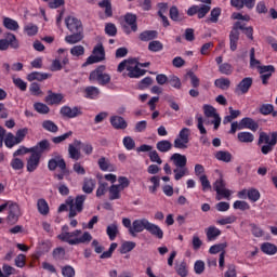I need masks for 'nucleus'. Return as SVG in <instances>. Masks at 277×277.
<instances>
[{
  "mask_svg": "<svg viewBox=\"0 0 277 277\" xmlns=\"http://www.w3.org/2000/svg\"><path fill=\"white\" fill-rule=\"evenodd\" d=\"M87 98H96L98 94H101V91L96 87H88L85 89Z\"/></svg>",
  "mask_w": 277,
  "mask_h": 277,
  "instance_id": "4d7b16f0",
  "label": "nucleus"
},
{
  "mask_svg": "<svg viewBox=\"0 0 277 277\" xmlns=\"http://www.w3.org/2000/svg\"><path fill=\"white\" fill-rule=\"evenodd\" d=\"M120 192L122 190L118 185H111L108 188L109 200H120Z\"/></svg>",
  "mask_w": 277,
  "mask_h": 277,
  "instance_id": "f704fd0d",
  "label": "nucleus"
},
{
  "mask_svg": "<svg viewBox=\"0 0 277 277\" xmlns=\"http://www.w3.org/2000/svg\"><path fill=\"white\" fill-rule=\"evenodd\" d=\"M11 168H13V170H23L25 162H23L21 158L15 157L11 160Z\"/></svg>",
  "mask_w": 277,
  "mask_h": 277,
  "instance_id": "e2e57ef3",
  "label": "nucleus"
},
{
  "mask_svg": "<svg viewBox=\"0 0 277 277\" xmlns=\"http://www.w3.org/2000/svg\"><path fill=\"white\" fill-rule=\"evenodd\" d=\"M144 75H146V70L141 69L134 62L128 67V77H130V79H137L144 77Z\"/></svg>",
  "mask_w": 277,
  "mask_h": 277,
  "instance_id": "2eb2a0df",
  "label": "nucleus"
},
{
  "mask_svg": "<svg viewBox=\"0 0 277 277\" xmlns=\"http://www.w3.org/2000/svg\"><path fill=\"white\" fill-rule=\"evenodd\" d=\"M105 34H107V36H116V34H118V28H116V24L107 23L105 26Z\"/></svg>",
  "mask_w": 277,
  "mask_h": 277,
  "instance_id": "69168bd1",
  "label": "nucleus"
},
{
  "mask_svg": "<svg viewBox=\"0 0 277 277\" xmlns=\"http://www.w3.org/2000/svg\"><path fill=\"white\" fill-rule=\"evenodd\" d=\"M253 80L250 77L243 78L236 87V93L248 94L250 88H252Z\"/></svg>",
  "mask_w": 277,
  "mask_h": 277,
  "instance_id": "4468645a",
  "label": "nucleus"
},
{
  "mask_svg": "<svg viewBox=\"0 0 277 277\" xmlns=\"http://www.w3.org/2000/svg\"><path fill=\"white\" fill-rule=\"evenodd\" d=\"M21 217V207L18 203H11L9 206V215L6 217L10 224H16Z\"/></svg>",
  "mask_w": 277,
  "mask_h": 277,
  "instance_id": "9b49d317",
  "label": "nucleus"
},
{
  "mask_svg": "<svg viewBox=\"0 0 277 277\" xmlns=\"http://www.w3.org/2000/svg\"><path fill=\"white\" fill-rule=\"evenodd\" d=\"M97 163L100 166V169L103 172H107V171L111 172L114 170V166H111V162H109V159L105 157L100 158Z\"/></svg>",
  "mask_w": 277,
  "mask_h": 277,
  "instance_id": "473e14b6",
  "label": "nucleus"
},
{
  "mask_svg": "<svg viewBox=\"0 0 277 277\" xmlns=\"http://www.w3.org/2000/svg\"><path fill=\"white\" fill-rule=\"evenodd\" d=\"M260 79H262L263 85H267L272 75L276 72L274 65L260 66Z\"/></svg>",
  "mask_w": 277,
  "mask_h": 277,
  "instance_id": "9d476101",
  "label": "nucleus"
},
{
  "mask_svg": "<svg viewBox=\"0 0 277 277\" xmlns=\"http://www.w3.org/2000/svg\"><path fill=\"white\" fill-rule=\"evenodd\" d=\"M93 55L89 56L82 66H90V64H98L105 60V48L102 43L94 47Z\"/></svg>",
  "mask_w": 277,
  "mask_h": 277,
  "instance_id": "423d86ee",
  "label": "nucleus"
},
{
  "mask_svg": "<svg viewBox=\"0 0 277 277\" xmlns=\"http://www.w3.org/2000/svg\"><path fill=\"white\" fill-rule=\"evenodd\" d=\"M222 14V9L214 8L210 13V18L206 21V23H217L220 19V15Z\"/></svg>",
  "mask_w": 277,
  "mask_h": 277,
  "instance_id": "603ef678",
  "label": "nucleus"
},
{
  "mask_svg": "<svg viewBox=\"0 0 277 277\" xmlns=\"http://www.w3.org/2000/svg\"><path fill=\"white\" fill-rule=\"evenodd\" d=\"M168 83L172 87L175 88V90H181V79L176 76H170Z\"/></svg>",
  "mask_w": 277,
  "mask_h": 277,
  "instance_id": "680f3d73",
  "label": "nucleus"
},
{
  "mask_svg": "<svg viewBox=\"0 0 277 277\" xmlns=\"http://www.w3.org/2000/svg\"><path fill=\"white\" fill-rule=\"evenodd\" d=\"M241 129H249L250 131H253V133H256V131H259V123L250 117H245L240 120L239 130Z\"/></svg>",
  "mask_w": 277,
  "mask_h": 277,
  "instance_id": "ddd939ff",
  "label": "nucleus"
},
{
  "mask_svg": "<svg viewBox=\"0 0 277 277\" xmlns=\"http://www.w3.org/2000/svg\"><path fill=\"white\" fill-rule=\"evenodd\" d=\"M213 189L216 192V200H222V198L230 200L233 193L230 189L226 188V182H224L222 176L214 182Z\"/></svg>",
  "mask_w": 277,
  "mask_h": 277,
  "instance_id": "20e7f679",
  "label": "nucleus"
},
{
  "mask_svg": "<svg viewBox=\"0 0 277 277\" xmlns=\"http://www.w3.org/2000/svg\"><path fill=\"white\" fill-rule=\"evenodd\" d=\"M4 144L6 148H14V146L21 144L18 143L16 136L12 134V132H9L4 138Z\"/></svg>",
  "mask_w": 277,
  "mask_h": 277,
  "instance_id": "58836bf2",
  "label": "nucleus"
},
{
  "mask_svg": "<svg viewBox=\"0 0 277 277\" xmlns=\"http://www.w3.org/2000/svg\"><path fill=\"white\" fill-rule=\"evenodd\" d=\"M51 77V74H42L39 71H34L27 76L28 81H44Z\"/></svg>",
  "mask_w": 277,
  "mask_h": 277,
  "instance_id": "7c9ffc66",
  "label": "nucleus"
},
{
  "mask_svg": "<svg viewBox=\"0 0 277 277\" xmlns=\"http://www.w3.org/2000/svg\"><path fill=\"white\" fill-rule=\"evenodd\" d=\"M105 72V66H100L95 70H93L89 79L90 81H96L100 83V85H107L111 81V76L109 74H104Z\"/></svg>",
  "mask_w": 277,
  "mask_h": 277,
  "instance_id": "39448f33",
  "label": "nucleus"
},
{
  "mask_svg": "<svg viewBox=\"0 0 277 277\" xmlns=\"http://www.w3.org/2000/svg\"><path fill=\"white\" fill-rule=\"evenodd\" d=\"M277 144V132L271 133V142L262 146L261 151L263 155H267L274 150L275 145Z\"/></svg>",
  "mask_w": 277,
  "mask_h": 277,
  "instance_id": "4be33fe9",
  "label": "nucleus"
},
{
  "mask_svg": "<svg viewBox=\"0 0 277 277\" xmlns=\"http://www.w3.org/2000/svg\"><path fill=\"white\" fill-rule=\"evenodd\" d=\"M240 31H243L249 40H254V28H252V26L246 27V25H243L241 22L234 23L229 32V49L233 52L237 51L239 36H241Z\"/></svg>",
  "mask_w": 277,
  "mask_h": 277,
  "instance_id": "f257e3e1",
  "label": "nucleus"
},
{
  "mask_svg": "<svg viewBox=\"0 0 277 277\" xmlns=\"http://www.w3.org/2000/svg\"><path fill=\"white\" fill-rule=\"evenodd\" d=\"M49 150H51V143L49 140H42L36 146L31 147V153H38L39 157H42V153Z\"/></svg>",
  "mask_w": 277,
  "mask_h": 277,
  "instance_id": "a211bd4d",
  "label": "nucleus"
},
{
  "mask_svg": "<svg viewBox=\"0 0 277 277\" xmlns=\"http://www.w3.org/2000/svg\"><path fill=\"white\" fill-rule=\"evenodd\" d=\"M6 40L11 49H19L21 44L18 43V39H16V36L14 34L9 32L6 36Z\"/></svg>",
  "mask_w": 277,
  "mask_h": 277,
  "instance_id": "864d4df0",
  "label": "nucleus"
},
{
  "mask_svg": "<svg viewBox=\"0 0 277 277\" xmlns=\"http://www.w3.org/2000/svg\"><path fill=\"white\" fill-rule=\"evenodd\" d=\"M171 161H173L176 168H186L187 167V156L181 154H173L171 156Z\"/></svg>",
  "mask_w": 277,
  "mask_h": 277,
  "instance_id": "412c9836",
  "label": "nucleus"
},
{
  "mask_svg": "<svg viewBox=\"0 0 277 277\" xmlns=\"http://www.w3.org/2000/svg\"><path fill=\"white\" fill-rule=\"evenodd\" d=\"M261 250H262V252H264V254L273 255V254H276L277 247H276V245H273L271 242H264L261 246Z\"/></svg>",
  "mask_w": 277,
  "mask_h": 277,
  "instance_id": "ea45409f",
  "label": "nucleus"
},
{
  "mask_svg": "<svg viewBox=\"0 0 277 277\" xmlns=\"http://www.w3.org/2000/svg\"><path fill=\"white\" fill-rule=\"evenodd\" d=\"M60 113L63 118H77V116H81L82 114L78 107L70 108L69 106H63Z\"/></svg>",
  "mask_w": 277,
  "mask_h": 277,
  "instance_id": "f3484780",
  "label": "nucleus"
},
{
  "mask_svg": "<svg viewBox=\"0 0 277 277\" xmlns=\"http://www.w3.org/2000/svg\"><path fill=\"white\" fill-rule=\"evenodd\" d=\"M203 114L206 116V118H215L216 116H220L216 110L215 107L211 106V105H203Z\"/></svg>",
  "mask_w": 277,
  "mask_h": 277,
  "instance_id": "3c124183",
  "label": "nucleus"
},
{
  "mask_svg": "<svg viewBox=\"0 0 277 277\" xmlns=\"http://www.w3.org/2000/svg\"><path fill=\"white\" fill-rule=\"evenodd\" d=\"M3 26L9 29L10 31H17L18 29V22L10 18V17H4L3 18Z\"/></svg>",
  "mask_w": 277,
  "mask_h": 277,
  "instance_id": "72a5a7b5",
  "label": "nucleus"
},
{
  "mask_svg": "<svg viewBox=\"0 0 277 277\" xmlns=\"http://www.w3.org/2000/svg\"><path fill=\"white\" fill-rule=\"evenodd\" d=\"M41 157L40 154L31 151L30 157L27 159V172H36L38 170Z\"/></svg>",
  "mask_w": 277,
  "mask_h": 277,
  "instance_id": "f8f14e48",
  "label": "nucleus"
},
{
  "mask_svg": "<svg viewBox=\"0 0 277 277\" xmlns=\"http://www.w3.org/2000/svg\"><path fill=\"white\" fill-rule=\"evenodd\" d=\"M94 187H96V180L84 179L82 190L84 194H92L94 192Z\"/></svg>",
  "mask_w": 277,
  "mask_h": 277,
  "instance_id": "2f4dec72",
  "label": "nucleus"
},
{
  "mask_svg": "<svg viewBox=\"0 0 277 277\" xmlns=\"http://www.w3.org/2000/svg\"><path fill=\"white\" fill-rule=\"evenodd\" d=\"M65 25L71 34L83 31V24L75 16H67L65 18Z\"/></svg>",
  "mask_w": 277,
  "mask_h": 277,
  "instance_id": "6e6552de",
  "label": "nucleus"
},
{
  "mask_svg": "<svg viewBox=\"0 0 277 277\" xmlns=\"http://www.w3.org/2000/svg\"><path fill=\"white\" fill-rule=\"evenodd\" d=\"M226 248H228V243L226 242L213 245L212 247H210L209 253L219 254V252H226Z\"/></svg>",
  "mask_w": 277,
  "mask_h": 277,
  "instance_id": "79ce46f5",
  "label": "nucleus"
},
{
  "mask_svg": "<svg viewBox=\"0 0 277 277\" xmlns=\"http://www.w3.org/2000/svg\"><path fill=\"white\" fill-rule=\"evenodd\" d=\"M79 235H81L80 229L63 232L58 235V239L69 243V246H79V243H90V241H92V235L89 232H84L81 237H79Z\"/></svg>",
  "mask_w": 277,
  "mask_h": 277,
  "instance_id": "f03ea898",
  "label": "nucleus"
},
{
  "mask_svg": "<svg viewBox=\"0 0 277 277\" xmlns=\"http://www.w3.org/2000/svg\"><path fill=\"white\" fill-rule=\"evenodd\" d=\"M38 211L41 215H49V203L44 199H39L37 202Z\"/></svg>",
  "mask_w": 277,
  "mask_h": 277,
  "instance_id": "49530a36",
  "label": "nucleus"
},
{
  "mask_svg": "<svg viewBox=\"0 0 277 277\" xmlns=\"http://www.w3.org/2000/svg\"><path fill=\"white\" fill-rule=\"evenodd\" d=\"M217 161H223L224 163H230L233 161V154L229 151L219 150L214 155Z\"/></svg>",
  "mask_w": 277,
  "mask_h": 277,
  "instance_id": "a878e982",
  "label": "nucleus"
},
{
  "mask_svg": "<svg viewBox=\"0 0 277 277\" xmlns=\"http://www.w3.org/2000/svg\"><path fill=\"white\" fill-rule=\"evenodd\" d=\"M124 22L131 28V31H137V15L128 13L124 15Z\"/></svg>",
  "mask_w": 277,
  "mask_h": 277,
  "instance_id": "5701e85b",
  "label": "nucleus"
},
{
  "mask_svg": "<svg viewBox=\"0 0 277 277\" xmlns=\"http://www.w3.org/2000/svg\"><path fill=\"white\" fill-rule=\"evenodd\" d=\"M98 5L105 9V14L108 18H110V16H114L111 2L109 0H102L101 2H98Z\"/></svg>",
  "mask_w": 277,
  "mask_h": 277,
  "instance_id": "a18cd8bd",
  "label": "nucleus"
},
{
  "mask_svg": "<svg viewBox=\"0 0 277 277\" xmlns=\"http://www.w3.org/2000/svg\"><path fill=\"white\" fill-rule=\"evenodd\" d=\"M42 128L45 131H49V133H57V131H60L57 124H55V122H53L52 120H44L42 122Z\"/></svg>",
  "mask_w": 277,
  "mask_h": 277,
  "instance_id": "4c0bfd02",
  "label": "nucleus"
},
{
  "mask_svg": "<svg viewBox=\"0 0 277 277\" xmlns=\"http://www.w3.org/2000/svg\"><path fill=\"white\" fill-rule=\"evenodd\" d=\"M71 135L72 131H68L63 135L52 137V142L53 144H62V142H66V140H68V137H71Z\"/></svg>",
  "mask_w": 277,
  "mask_h": 277,
  "instance_id": "052dcab7",
  "label": "nucleus"
},
{
  "mask_svg": "<svg viewBox=\"0 0 277 277\" xmlns=\"http://www.w3.org/2000/svg\"><path fill=\"white\" fill-rule=\"evenodd\" d=\"M147 233L151 234L153 237H156L157 239H163V229L159 227V225H156L155 223H150V221L147 223Z\"/></svg>",
  "mask_w": 277,
  "mask_h": 277,
  "instance_id": "6ab92c4d",
  "label": "nucleus"
},
{
  "mask_svg": "<svg viewBox=\"0 0 277 277\" xmlns=\"http://www.w3.org/2000/svg\"><path fill=\"white\" fill-rule=\"evenodd\" d=\"M118 224L113 223L110 225L107 226L106 228V234L108 235L110 241H114V239H116V237H118Z\"/></svg>",
  "mask_w": 277,
  "mask_h": 277,
  "instance_id": "c9c22d12",
  "label": "nucleus"
},
{
  "mask_svg": "<svg viewBox=\"0 0 277 277\" xmlns=\"http://www.w3.org/2000/svg\"><path fill=\"white\" fill-rule=\"evenodd\" d=\"M45 103L49 105H60L64 101V94L54 93L53 91H48V96L44 98Z\"/></svg>",
  "mask_w": 277,
  "mask_h": 277,
  "instance_id": "dca6fc26",
  "label": "nucleus"
},
{
  "mask_svg": "<svg viewBox=\"0 0 277 277\" xmlns=\"http://www.w3.org/2000/svg\"><path fill=\"white\" fill-rule=\"evenodd\" d=\"M60 168L61 172H66V160L60 154H54V157L49 160L48 169L50 172H55Z\"/></svg>",
  "mask_w": 277,
  "mask_h": 277,
  "instance_id": "0eeeda50",
  "label": "nucleus"
},
{
  "mask_svg": "<svg viewBox=\"0 0 277 277\" xmlns=\"http://www.w3.org/2000/svg\"><path fill=\"white\" fill-rule=\"evenodd\" d=\"M110 124L114 129H117V130H123V129H127L128 127L127 120H124V118H122L121 116L110 117Z\"/></svg>",
  "mask_w": 277,
  "mask_h": 277,
  "instance_id": "aec40b11",
  "label": "nucleus"
},
{
  "mask_svg": "<svg viewBox=\"0 0 277 277\" xmlns=\"http://www.w3.org/2000/svg\"><path fill=\"white\" fill-rule=\"evenodd\" d=\"M206 235H207L208 241H215V239H217V237L222 235V230H220L215 226H210L207 228Z\"/></svg>",
  "mask_w": 277,
  "mask_h": 277,
  "instance_id": "393cba45",
  "label": "nucleus"
},
{
  "mask_svg": "<svg viewBox=\"0 0 277 277\" xmlns=\"http://www.w3.org/2000/svg\"><path fill=\"white\" fill-rule=\"evenodd\" d=\"M148 220L147 219H140L135 220L132 223V227H130V235L132 237H137V233H143L148 228Z\"/></svg>",
  "mask_w": 277,
  "mask_h": 277,
  "instance_id": "1a4fd4ad",
  "label": "nucleus"
},
{
  "mask_svg": "<svg viewBox=\"0 0 277 277\" xmlns=\"http://www.w3.org/2000/svg\"><path fill=\"white\" fill-rule=\"evenodd\" d=\"M68 155L69 159H74V161H79V159H81V151L72 144L68 145Z\"/></svg>",
  "mask_w": 277,
  "mask_h": 277,
  "instance_id": "e433bc0d",
  "label": "nucleus"
},
{
  "mask_svg": "<svg viewBox=\"0 0 277 277\" xmlns=\"http://www.w3.org/2000/svg\"><path fill=\"white\" fill-rule=\"evenodd\" d=\"M156 148L159 150V153H170V150H172V142L168 140L159 141L156 144Z\"/></svg>",
  "mask_w": 277,
  "mask_h": 277,
  "instance_id": "c756f323",
  "label": "nucleus"
},
{
  "mask_svg": "<svg viewBox=\"0 0 277 277\" xmlns=\"http://www.w3.org/2000/svg\"><path fill=\"white\" fill-rule=\"evenodd\" d=\"M173 172L175 174L174 175L175 181H181L183 176H187V174H189L187 167H176V169H174Z\"/></svg>",
  "mask_w": 277,
  "mask_h": 277,
  "instance_id": "c03bdc74",
  "label": "nucleus"
},
{
  "mask_svg": "<svg viewBox=\"0 0 277 277\" xmlns=\"http://www.w3.org/2000/svg\"><path fill=\"white\" fill-rule=\"evenodd\" d=\"M52 256L54 261H64V258L66 256V250L62 247H58L53 250Z\"/></svg>",
  "mask_w": 277,
  "mask_h": 277,
  "instance_id": "8fccbe9b",
  "label": "nucleus"
},
{
  "mask_svg": "<svg viewBox=\"0 0 277 277\" xmlns=\"http://www.w3.org/2000/svg\"><path fill=\"white\" fill-rule=\"evenodd\" d=\"M175 272L181 277H187V263L185 261L175 265Z\"/></svg>",
  "mask_w": 277,
  "mask_h": 277,
  "instance_id": "de8ad7c7",
  "label": "nucleus"
},
{
  "mask_svg": "<svg viewBox=\"0 0 277 277\" xmlns=\"http://www.w3.org/2000/svg\"><path fill=\"white\" fill-rule=\"evenodd\" d=\"M85 198V195H78L75 199L72 197H68L66 205L63 203L60 206V213H62V211H67L69 208V217H76L77 213H81V211H83Z\"/></svg>",
  "mask_w": 277,
  "mask_h": 277,
  "instance_id": "7ed1b4c3",
  "label": "nucleus"
},
{
  "mask_svg": "<svg viewBox=\"0 0 277 277\" xmlns=\"http://www.w3.org/2000/svg\"><path fill=\"white\" fill-rule=\"evenodd\" d=\"M83 38V31L72 32L65 37V42H67V44H77L78 42H81Z\"/></svg>",
  "mask_w": 277,
  "mask_h": 277,
  "instance_id": "b1692460",
  "label": "nucleus"
},
{
  "mask_svg": "<svg viewBox=\"0 0 277 277\" xmlns=\"http://www.w3.org/2000/svg\"><path fill=\"white\" fill-rule=\"evenodd\" d=\"M219 71L221 75H233V65L228 63H223L219 66Z\"/></svg>",
  "mask_w": 277,
  "mask_h": 277,
  "instance_id": "6e6d98bb",
  "label": "nucleus"
},
{
  "mask_svg": "<svg viewBox=\"0 0 277 277\" xmlns=\"http://www.w3.org/2000/svg\"><path fill=\"white\" fill-rule=\"evenodd\" d=\"M214 85L220 90H228L230 88V80L228 78H219L214 81Z\"/></svg>",
  "mask_w": 277,
  "mask_h": 277,
  "instance_id": "a19ab883",
  "label": "nucleus"
},
{
  "mask_svg": "<svg viewBox=\"0 0 277 277\" xmlns=\"http://www.w3.org/2000/svg\"><path fill=\"white\" fill-rule=\"evenodd\" d=\"M148 50L153 53L163 51V43H161L160 41H150L148 44Z\"/></svg>",
  "mask_w": 277,
  "mask_h": 277,
  "instance_id": "5fc2aeb1",
  "label": "nucleus"
},
{
  "mask_svg": "<svg viewBox=\"0 0 277 277\" xmlns=\"http://www.w3.org/2000/svg\"><path fill=\"white\" fill-rule=\"evenodd\" d=\"M107 192H109V183L103 182V181L98 182L96 197L101 198V197L105 196V194H107Z\"/></svg>",
  "mask_w": 277,
  "mask_h": 277,
  "instance_id": "37998d69",
  "label": "nucleus"
},
{
  "mask_svg": "<svg viewBox=\"0 0 277 277\" xmlns=\"http://www.w3.org/2000/svg\"><path fill=\"white\" fill-rule=\"evenodd\" d=\"M169 16L171 21H174V23H181L185 21V17L183 16V14H181V12H179V8H176L175 5L170 8Z\"/></svg>",
  "mask_w": 277,
  "mask_h": 277,
  "instance_id": "bb28decb",
  "label": "nucleus"
},
{
  "mask_svg": "<svg viewBox=\"0 0 277 277\" xmlns=\"http://www.w3.org/2000/svg\"><path fill=\"white\" fill-rule=\"evenodd\" d=\"M237 222V216L229 215L224 219H220L216 221V224H220V226H226V224H235Z\"/></svg>",
  "mask_w": 277,
  "mask_h": 277,
  "instance_id": "13d9d810",
  "label": "nucleus"
},
{
  "mask_svg": "<svg viewBox=\"0 0 277 277\" xmlns=\"http://www.w3.org/2000/svg\"><path fill=\"white\" fill-rule=\"evenodd\" d=\"M247 198H249L251 202H258V200L261 199V193L256 188H250L248 189Z\"/></svg>",
  "mask_w": 277,
  "mask_h": 277,
  "instance_id": "09e8293b",
  "label": "nucleus"
},
{
  "mask_svg": "<svg viewBox=\"0 0 277 277\" xmlns=\"http://www.w3.org/2000/svg\"><path fill=\"white\" fill-rule=\"evenodd\" d=\"M157 30H145L140 34L138 38L142 42H150V40H155L157 38Z\"/></svg>",
  "mask_w": 277,
  "mask_h": 277,
  "instance_id": "cd10ccee",
  "label": "nucleus"
},
{
  "mask_svg": "<svg viewBox=\"0 0 277 277\" xmlns=\"http://www.w3.org/2000/svg\"><path fill=\"white\" fill-rule=\"evenodd\" d=\"M34 107L38 114H49L51 111V108L44 103H35Z\"/></svg>",
  "mask_w": 277,
  "mask_h": 277,
  "instance_id": "bf43d9fd",
  "label": "nucleus"
},
{
  "mask_svg": "<svg viewBox=\"0 0 277 277\" xmlns=\"http://www.w3.org/2000/svg\"><path fill=\"white\" fill-rule=\"evenodd\" d=\"M238 142L241 144H252L254 142V134L250 132H239L237 134Z\"/></svg>",
  "mask_w": 277,
  "mask_h": 277,
  "instance_id": "c85d7f7f",
  "label": "nucleus"
},
{
  "mask_svg": "<svg viewBox=\"0 0 277 277\" xmlns=\"http://www.w3.org/2000/svg\"><path fill=\"white\" fill-rule=\"evenodd\" d=\"M135 248V242L133 241H126L121 245V254H127L131 252Z\"/></svg>",
  "mask_w": 277,
  "mask_h": 277,
  "instance_id": "0e129e2a",
  "label": "nucleus"
},
{
  "mask_svg": "<svg viewBox=\"0 0 277 277\" xmlns=\"http://www.w3.org/2000/svg\"><path fill=\"white\" fill-rule=\"evenodd\" d=\"M224 277H237V266L235 264H228Z\"/></svg>",
  "mask_w": 277,
  "mask_h": 277,
  "instance_id": "338daca9",
  "label": "nucleus"
},
{
  "mask_svg": "<svg viewBox=\"0 0 277 277\" xmlns=\"http://www.w3.org/2000/svg\"><path fill=\"white\" fill-rule=\"evenodd\" d=\"M62 274L64 277H75V268L70 265H66L62 268Z\"/></svg>",
  "mask_w": 277,
  "mask_h": 277,
  "instance_id": "774afa93",
  "label": "nucleus"
}]
</instances>
